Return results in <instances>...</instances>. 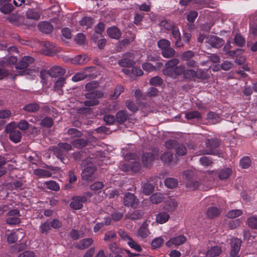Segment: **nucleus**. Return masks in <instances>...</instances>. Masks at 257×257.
Listing matches in <instances>:
<instances>
[{"label":"nucleus","instance_id":"1","mask_svg":"<svg viewBox=\"0 0 257 257\" xmlns=\"http://www.w3.org/2000/svg\"><path fill=\"white\" fill-rule=\"evenodd\" d=\"M179 62L178 58H173L167 61L165 64L163 74L173 79L182 75L184 72V65L178 66Z\"/></svg>","mask_w":257,"mask_h":257},{"label":"nucleus","instance_id":"2","mask_svg":"<svg viewBox=\"0 0 257 257\" xmlns=\"http://www.w3.org/2000/svg\"><path fill=\"white\" fill-rule=\"evenodd\" d=\"M35 59L33 57L25 56L16 65L17 69L20 70L15 75H29L32 72L31 69L28 68L31 65L34 64Z\"/></svg>","mask_w":257,"mask_h":257},{"label":"nucleus","instance_id":"3","mask_svg":"<svg viewBox=\"0 0 257 257\" xmlns=\"http://www.w3.org/2000/svg\"><path fill=\"white\" fill-rule=\"evenodd\" d=\"M103 92L99 90L87 93L85 95L87 100L84 101V105L87 107L95 106L99 103L98 99L103 97Z\"/></svg>","mask_w":257,"mask_h":257},{"label":"nucleus","instance_id":"4","mask_svg":"<svg viewBox=\"0 0 257 257\" xmlns=\"http://www.w3.org/2000/svg\"><path fill=\"white\" fill-rule=\"evenodd\" d=\"M96 167L94 165L85 167L81 173L82 179L87 182L93 181L96 178Z\"/></svg>","mask_w":257,"mask_h":257},{"label":"nucleus","instance_id":"5","mask_svg":"<svg viewBox=\"0 0 257 257\" xmlns=\"http://www.w3.org/2000/svg\"><path fill=\"white\" fill-rule=\"evenodd\" d=\"M5 131L9 134V139L15 143H19L22 138L21 132L17 130L12 124L9 123L7 125Z\"/></svg>","mask_w":257,"mask_h":257},{"label":"nucleus","instance_id":"6","mask_svg":"<svg viewBox=\"0 0 257 257\" xmlns=\"http://www.w3.org/2000/svg\"><path fill=\"white\" fill-rule=\"evenodd\" d=\"M134 58V53L126 52L123 55L122 59L118 61V64L123 67H131L135 64Z\"/></svg>","mask_w":257,"mask_h":257},{"label":"nucleus","instance_id":"7","mask_svg":"<svg viewBox=\"0 0 257 257\" xmlns=\"http://www.w3.org/2000/svg\"><path fill=\"white\" fill-rule=\"evenodd\" d=\"M205 145L207 149L202 151L203 154L213 155L215 154L214 150L218 148L220 145V142L218 139H207L205 141Z\"/></svg>","mask_w":257,"mask_h":257},{"label":"nucleus","instance_id":"8","mask_svg":"<svg viewBox=\"0 0 257 257\" xmlns=\"http://www.w3.org/2000/svg\"><path fill=\"white\" fill-rule=\"evenodd\" d=\"M87 198L85 196H74L72 199L70 203V207L75 210H79L83 207V203L86 202Z\"/></svg>","mask_w":257,"mask_h":257},{"label":"nucleus","instance_id":"9","mask_svg":"<svg viewBox=\"0 0 257 257\" xmlns=\"http://www.w3.org/2000/svg\"><path fill=\"white\" fill-rule=\"evenodd\" d=\"M206 42L212 47L219 48L221 47L224 44V40L216 36H209L206 39Z\"/></svg>","mask_w":257,"mask_h":257},{"label":"nucleus","instance_id":"10","mask_svg":"<svg viewBox=\"0 0 257 257\" xmlns=\"http://www.w3.org/2000/svg\"><path fill=\"white\" fill-rule=\"evenodd\" d=\"M187 240L186 237L182 234L171 238L166 243V245L170 247L172 245L178 246L185 243Z\"/></svg>","mask_w":257,"mask_h":257},{"label":"nucleus","instance_id":"11","mask_svg":"<svg viewBox=\"0 0 257 257\" xmlns=\"http://www.w3.org/2000/svg\"><path fill=\"white\" fill-rule=\"evenodd\" d=\"M90 60V58L86 54L78 55L72 58H69L66 61H70L73 64L84 65Z\"/></svg>","mask_w":257,"mask_h":257},{"label":"nucleus","instance_id":"12","mask_svg":"<svg viewBox=\"0 0 257 257\" xmlns=\"http://www.w3.org/2000/svg\"><path fill=\"white\" fill-rule=\"evenodd\" d=\"M123 203L125 206L133 207L138 204L139 200L134 194L128 192L126 193L124 196Z\"/></svg>","mask_w":257,"mask_h":257},{"label":"nucleus","instance_id":"13","mask_svg":"<svg viewBox=\"0 0 257 257\" xmlns=\"http://www.w3.org/2000/svg\"><path fill=\"white\" fill-rule=\"evenodd\" d=\"M142 163L145 167L150 168L152 167L155 160L154 156L150 152L144 153L143 154Z\"/></svg>","mask_w":257,"mask_h":257},{"label":"nucleus","instance_id":"14","mask_svg":"<svg viewBox=\"0 0 257 257\" xmlns=\"http://www.w3.org/2000/svg\"><path fill=\"white\" fill-rule=\"evenodd\" d=\"M107 33L111 39H119L121 36V32L116 26H112L107 28Z\"/></svg>","mask_w":257,"mask_h":257},{"label":"nucleus","instance_id":"15","mask_svg":"<svg viewBox=\"0 0 257 257\" xmlns=\"http://www.w3.org/2000/svg\"><path fill=\"white\" fill-rule=\"evenodd\" d=\"M135 155L133 154H126L125 156V161L120 163V169L123 172H127L131 170V157H134Z\"/></svg>","mask_w":257,"mask_h":257},{"label":"nucleus","instance_id":"16","mask_svg":"<svg viewBox=\"0 0 257 257\" xmlns=\"http://www.w3.org/2000/svg\"><path fill=\"white\" fill-rule=\"evenodd\" d=\"M148 227V221L146 220L142 223L139 228L138 231V236L143 238L147 237L150 234V231Z\"/></svg>","mask_w":257,"mask_h":257},{"label":"nucleus","instance_id":"17","mask_svg":"<svg viewBox=\"0 0 257 257\" xmlns=\"http://www.w3.org/2000/svg\"><path fill=\"white\" fill-rule=\"evenodd\" d=\"M177 206L178 203L174 199L169 198L165 202L163 209L168 212H172L175 210Z\"/></svg>","mask_w":257,"mask_h":257},{"label":"nucleus","instance_id":"18","mask_svg":"<svg viewBox=\"0 0 257 257\" xmlns=\"http://www.w3.org/2000/svg\"><path fill=\"white\" fill-rule=\"evenodd\" d=\"M65 69L60 66H54L49 70V73L51 77H61L65 73Z\"/></svg>","mask_w":257,"mask_h":257},{"label":"nucleus","instance_id":"19","mask_svg":"<svg viewBox=\"0 0 257 257\" xmlns=\"http://www.w3.org/2000/svg\"><path fill=\"white\" fill-rule=\"evenodd\" d=\"M38 27L40 31L46 34L50 33L53 30V25L48 22H41Z\"/></svg>","mask_w":257,"mask_h":257},{"label":"nucleus","instance_id":"20","mask_svg":"<svg viewBox=\"0 0 257 257\" xmlns=\"http://www.w3.org/2000/svg\"><path fill=\"white\" fill-rule=\"evenodd\" d=\"M66 83V79L64 77H61L59 78L55 82L54 85V90L58 92L59 94H63L62 87Z\"/></svg>","mask_w":257,"mask_h":257},{"label":"nucleus","instance_id":"21","mask_svg":"<svg viewBox=\"0 0 257 257\" xmlns=\"http://www.w3.org/2000/svg\"><path fill=\"white\" fill-rule=\"evenodd\" d=\"M170 218V214L168 212H161L159 213L157 216L156 220V222L160 224H163L168 221Z\"/></svg>","mask_w":257,"mask_h":257},{"label":"nucleus","instance_id":"22","mask_svg":"<svg viewBox=\"0 0 257 257\" xmlns=\"http://www.w3.org/2000/svg\"><path fill=\"white\" fill-rule=\"evenodd\" d=\"M10 123L12 124L16 129L18 128L22 131H25L29 126V123L25 120H21L19 122L13 121Z\"/></svg>","mask_w":257,"mask_h":257},{"label":"nucleus","instance_id":"23","mask_svg":"<svg viewBox=\"0 0 257 257\" xmlns=\"http://www.w3.org/2000/svg\"><path fill=\"white\" fill-rule=\"evenodd\" d=\"M220 209L215 206H211L207 210V215L209 218H213L217 217L220 214Z\"/></svg>","mask_w":257,"mask_h":257},{"label":"nucleus","instance_id":"24","mask_svg":"<svg viewBox=\"0 0 257 257\" xmlns=\"http://www.w3.org/2000/svg\"><path fill=\"white\" fill-rule=\"evenodd\" d=\"M45 47L48 52L46 53L48 55L52 56L58 51L57 48L56 47L55 44L47 42L45 44Z\"/></svg>","mask_w":257,"mask_h":257},{"label":"nucleus","instance_id":"25","mask_svg":"<svg viewBox=\"0 0 257 257\" xmlns=\"http://www.w3.org/2000/svg\"><path fill=\"white\" fill-rule=\"evenodd\" d=\"M222 252L221 247L215 245L211 247L207 252V255L209 257H216Z\"/></svg>","mask_w":257,"mask_h":257},{"label":"nucleus","instance_id":"26","mask_svg":"<svg viewBox=\"0 0 257 257\" xmlns=\"http://www.w3.org/2000/svg\"><path fill=\"white\" fill-rule=\"evenodd\" d=\"M52 151L54 154L62 162L65 164L64 160H65L64 156L65 155V152L61 149L58 145L56 147H53Z\"/></svg>","mask_w":257,"mask_h":257},{"label":"nucleus","instance_id":"27","mask_svg":"<svg viewBox=\"0 0 257 257\" xmlns=\"http://www.w3.org/2000/svg\"><path fill=\"white\" fill-rule=\"evenodd\" d=\"M162 56L165 58L173 59L176 54V51L171 47H169L161 52Z\"/></svg>","mask_w":257,"mask_h":257},{"label":"nucleus","instance_id":"28","mask_svg":"<svg viewBox=\"0 0 257 257\" xmlns=\"http://www.w3.org/2000/svg\"><path fill=\"white\" fill-rule=\"evenodd\" d=\"M26 16L28 19L38 21L40 19L41 15L39 12L35 11L33 9H30L27 11Z\"/></svg>","mask_w":257,"mask_h":257},{"label":"nucleus","instance_id":"29","mask_svg":"<svg viewBox=\"0 0 257 257\" xmlns=\"http://www.w3.org/2000/svg\"><path fill=\"white\" fill-rule=\"evenodd\" d=\"M144 215V212L142 210H137L134 212L128 213L126 217L132 220H136L141 219Z\"/></svg>","mask_w":257,"mask_h":257},{"label":"nucleus","instance_id":"30","mask_svg":"<svg viewBox=\"0 0 257 257\" xmlns=\"http://www.w3.org/2000/svg\"><path fill=\"white\" fill-rule=\"evenodd\" d=\"M183 76L185 79L193 80L196 77V71L192 69H186L184 66Z\"/></svg>","mask_w":257,"mask_h":257},{"label":"nucleus","instance_id":"31","mask_svg":"<svg viewBox=\"0 0 257 257\" xmlns=\"http://www.w3.org/2000/svg\"><path fill=\"white\" fill-rule=\"evenodd\" d=\"M161 161L166 164H170L173 160V154L169 152L164 153L160 157Z\"/></svg>","mask_w":257,"mask_h":257},{"label":"nucleus","instance_id":"32","mask_svg":"<svg viewBox=\"0 0 257 257\" xmlns=\"http://www.w3.org/2000/svg\"><path fill=\"white\" fill-rule=\"evenodd\" d=\"M88 144L87 140L83 139H77L72 142V145L76 148L81 149Z\"/></svg>","mask_w":257,"mask_h":257},{"label":"nucleus","instance_id":"33","mask_svg":"<svg viewBox=\"0 0 257 257\" xmlns=\"http://www.w3.org/2000/svg\"><path fill=\"white\" fill-rule=\"evenodd\" d=\"M241 240L237 238H233L230 241L231 250L239 251L241 244Z\"/></svg>","mask_w":257,"mask_h":257},{"label":"nucleus","instance_id":"34","mask_svg":"<svg viewBox=\"0 0 257 257\" xmlns=\"http://www.w3.org/2000/svg\"><path fill=\"white\" fill-rule=\"evenodd\" d=\"M93 242L92 238H85L79 241L77 247L80 249H84L88 247Z\"/></svg>","mask_w":257,"mask_h":257},{"label":"nucleus","instance_id":"35","mask_svg":"<svg viewBox=\"0 0 257 257\" xmlns=\"http://www.w3.org/2000/svg\"><path fill=\"white\" fill-rule=\"evenodd\" d=\"M1 5L0 11L5 14H10L14 9V7L12 4L9 3H3V4Z\"/></svg>","mask_w":257,"mask_h":257},{"label":"nucleus","instance_id":"36","mask_svg":"<svg viewBox=\"0 0 257 257\" xmlns=\"http://www.w3.org/2000/svg\"><path fill=\"white\" fill-rule=\"evenodd\" d=\"M34 173L35 175L40 177H50L52 175V173L48 170L42 169H37L34 171Z\"/></svg>","mask_w":257,"mask_h":257},{"label":"nucleus","instance_id":"37","mask_svg":"<svg viewBox=\"0 0 257 257\" xmlns=\"http://www.w3.org/2000/svg\"><path fill=\"white\" fill-rule=\"evenodd\" d=\"M44 184L48 189L55 191H58L60 190L59 184L55 181H46L44 183Z\"/></svg>","mask_w":257,"mask_h":257},{"label":"nucleus","instance_id":"38","mask_svg":"<svg viewBox=\"0 0 257 257\" xmlns=\"http://www.w3.org/2000/svg\"><path fill=\"white\" fill-rule=\"evenodd\" d=\"M164 199L163 195L160 193L153 194L150 197L151 201L153 204L160 203L163 201Z\"/></svg>","mask_w":257,"mask_h":257},{"label":"nucleus","instance_id":"39","mask_svg":"<svg viewBox=\"0 0 257 257\" xmlns=\"http://www.w3.org/2000/svg\"><path fill=\"white\" fill-rule=\"evenodd\" d=\"M40 108L39 104L37 103H29L23 107V109L30 112H35L37 111Z\"/></svg>","mask_w":257,"mask_h":257},{"label":"nucleus","instance_id":"40","mask_svg":"<svg viewBox=\"0 0 257 257\" xmlns=\"http://www.w3.org/2000/svg\"><path fill=\"white\" fill-rule=\"evenodd\" d=\"M157 45L162 51L171 47V42L167 39H162L158 41Z\"/></svg>","mask_w":257,"mask_h":257},{"label":"nucleus","instance_id":"41","mask_svg":"<svg viewBox=\"0 0 257 257\" xmlns=\"http://www.w3.org/2000/svg\"><path fill=\"white\" fill-rule=\"evenodd\" d=\"M135 156L136 155H135L134 157H131V171L134 172H137L140 170L141 166L139 162L135 160Z\"/></svg>","mask_w":257,"mask_h":257},{"label":"nucleus","instance_id":"42","mask_svg":"<svg viewBox=\"0 0 257 257\" xmlns=\"http://www.w3.org/2000/svg\"><path fill=\"white\" fill-rule=\"evenodd\" d=\"M178 184V180L175 178H168L165 180V184L169 188H174L177 186Z\"/></svg>","mask_w":257,"mask_h":257},{"label":"nucleus","instance_id":"43","mask_svg":"<svg viewBox=\"0 0 257 257\" xmlns=\"http://www.w3.org/2000/svg\"><path fill=\"white\" fill-rule=\"evenodd\" d=\"M231 172V169L229 168L223 169L219 172L218 177L221 180L226 179L229 177Z\"/></svg>","mask_w":257,"mask_h":257},{"label":"nucleus","instance_id":"44","mask_svg":"<svg viewBox=\"0 0 257 257\" xmlns=\"http://www.w3.org/2000/svg\"><path fill=\"white\" fill-rule=\"evenodd\" d=\"M234 44L239 47H242L245 44V39L240 34H236L234 39Z\"/></svg>","mask_w":257,"mask_h":257},{"label":"nucleus","instance_id":"45","mask_svg":"<svg viewBox=\"0 0 257 257\" xmlns=\"http://www.w3.org/2000/svg\"><path fill=\"white\" fill-rule=\"evenodd\" d=\"M40 231L42 234H48L51 230V227L50 222H45L41 224L39 227Z\"/></svg>","mask_w":257,"mask_h":257},{"label":"nucleus","instance_id":"46","mask_svg":"<svg viewBox=\"0 0 257 257\" xmlns=\"http://www.w3.org/2000/svg\"><path fill=\"white\" fill-rule=\"evenodd\" d=\"M93 23V19L89 17H84L80 21V25L86 27V28H90Z\"/></svg>","mask_w":257,"mask_h":257},{"label":"nucleus","instance_id":"47","mask_svg":"<svg viewBox=\"0 0 257 257\" xmlns=\"http://www.w3.org/2000/svg\"><path fill=\"white\" fill-rule=\"evenodd\" d=\"M123 87L121 85H117L115 86L114 93L111 95V98L112 99H117L120 94L123 91Z\"/></svg>","mask_w":257,"mask_h":257},{"label":"nucleus","instance_id":"48","mask_svg":"<svg viewBox=\"0 0 257 257\" xmlns=\"http://www.w3.org/2000/svg\"><path fill=\"white\" fill-rule=\"evenodd\" d=\"M201 183L199 181L192 180L187 182L186 186L190 190H194L198 189Z\"/></svg>","mask_w":257,"mask_h":257},{"label":"nucleus","instance_id":"49","mask_svg":"<svg viewBox=\"0 0 257 257\" xmlns=\"http://www.w3.org/2000/svg\"><path fill=\"white\" fill-rule=\"evenodd\" d=\"M185 117L188 120H190L191 122L194 123L195 120L200 119L201 117V113H184Z\"/></svg>","mask_w":257,"mask_h":257},{"label":"nucleus","instance_id":"50","mask_svg":"<svg viewBox=\"0 0 257 257\" xmlns=\"http://www.w3.org/2000/svg\"><path fill=\"white\" fill-rule=\"evenodd\" d=\"M251 164V161L249 157H244L240 160V166L243 169L248 168Z\"/></svg>","mask_w":257,"mask_h":257},{"label":"nucleus","instance_id":"51","mask_svg":"<svg viewBox=\"0 0 257 257\" xmlns=\"http://www.w3.org/2000/svg\"><path fill=\"white\" fill-rule=\"evenodd\" d=\"M143 192L146 195H149L154 189V186L150 183H146L143 185Z\"/></svg>","mask_w":257,"mask_h":257},{"label":"nucleus","instance_id":"52","mask_svg":"<svg viewBox=\"0 0 257 257\" xmlns=\"http://www.w3.org/2000/svg\"><path fill=\"white\" fill-rule=\"evenodd\" d=\"M247 223L248 226L252 229H257V217L252 216L247 218Z\"/></svg>","mask_w":257,"mask_h":257},{"label":"nucleus","instance_id":"53","mask_svg":"<svg viewBox=\"0 0 257 257\" xmlns=\"http://www.w3.org/2000/svg\"><path fill=\"white\" fill-rule=\"evenodd\" d=\"M195 56V53L191 50H188L183 52L181 58L183 61H187L192 59Z\"/></svg>","mask_w":257,"mask_h":257},{"label":"nucleus","instance_id":"54","mask_svg":"<svg viewBox=\"0 0 257 257\" xmlns=\"http://www.w3.org/2000/svg\"><path fill=\"white\" fill-rule=\"evenodd\" d=\"M200 164L204 166H209L212 165L213 161L210 157L203 156L199 159Z\"/></svg>","mask_w":257,"mask_h":257},{"label":"nucleus","instance_id":"55","mask_svg":"<svg viewBox=\"0 0 257 257\" xmlns=\"http://www.w3.org/2000/svg\"><path fill=\"white\" fill-rule=\"evenodd\" d=\"M178 142L176 140H169L165 142L166 148L168 150L176 149L178 146Z\"/></svg>","mask_w":257,"mask_h":257},{"label":"nucleus","instance_id":"56","mask_svg":"<svg viewBox=\"0 0 257 257\" xmlns=\"http://www.w3.org/2000/svg\"><path fill=\"white\" fill-rule=\"evenodd\" d=\"M163 83V79L160 76H155L150 79L149 83L151 85L160 86Z\"/></svg>","mask_w":257,"mask_h":257},{"label":"nucleus","instance_id":"57","mask_svg":"<svg viewBox=\"0 0 257 257\" xmlns=\"http://www.w3.org/2000/svg\"><path fill=\"white\" fill-rule=\"evenodd\" d=\"M242 214V212L240 209H234L228 211L226 214L227 217L234 218L237 217Z\"/></svg>","mask_w":257,"mask_h":257},{"label":"nucleus","instance_id":"58","mask_svg":"<svg viewBox=\"0 0 257 257\" xmlns=\"http://www.w3.org/2000/svg\"><path fill=\"white\" fill-rule=\"evenodd\" d=\"M175 151L177 155L180 156H183L186 154V149L185 146L182 144H178Z\"/></svg>","mask_w":257,"mask_h":257},{"label":"nucleus","instance_id":"59","mask_svg":"<svg viewBox=\"0 0 257 257\" xmlns=\"http://www.w3.org/2000/svg\"><path fill=\"white\" fill-rule=\"evenodd\" d=\"M164 243V239L162 237H157L154 239L151 245L153 248H158L162 246Z\"/></svg>","mask_w":257,"mask_h":257},{"label":"nucleus","instance_id":"60","mask_svg":"<svg viewBox=\"0 0 257 257\" xmlns=\"http://www.w3.org/2000/svg\"><path fill=\"white\" fill-rule=\"evenodd\" d=\"M40 124L44 127H50L53 124V121L50 117H45L41 121Z\"/></svg>","mask_w":257,"mask_h":257},{"label":"nucleus","instance_id":"61","mask_svg":"<svg viewBox=\"0 0 257 257\" xmlns=\"http://www.w3.org/2000/svg\"><path fill=\"white\" fill-rule=\"evenodd\" d=\"M127 244L131 248L138 251H141L142 250L141 246L132 238L129 239V241L127 242Z\"/></svg>","mask_w":257,"mask_h":257},{"label":"nucleus","instance_id":"62","mask_svg":"<svg viewBox=\"0 0 257 257\" xmlns=\"http://www.w3.org/2000/svg\"><path fill=\"white\" fill-rule=\"evenodd\" d=\"M98 86V83L96 81H93L87 83L85 86V90L87 91H91Z\"/></svg>","mask_w":257,"mask_h":257},{"label":"nucleus","instance_id":"63","mask_svg":"<svg viewBox=\"0 0 257 257\" xmlns=\"http://www.w3.org/2000/svg\"><path fill=\"white\" fill-rule=\"evenodd\" d=\"M116 238V233L112 231H107L105 233L104 239L105 241H111Z\"/></svg>","mask_w":257,"mask_h":257},{"label":"nucleus","instance_id":"64","mask_svg":"<svg viewBox=\"0 0 257 257\" xmlns=\"http://www.w3.org/2000/svg\"><path fill=\"white\" fill-rule=\"evenodd\" d=\"M195 71L196 74V78L201 79H206L208 78V75L204 70L199 68Z\"/></svg>","mask_w":257,"mask_h":257}]
</instances>
